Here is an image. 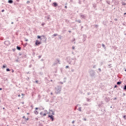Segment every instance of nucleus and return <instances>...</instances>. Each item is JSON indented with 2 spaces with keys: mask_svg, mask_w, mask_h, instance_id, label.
I'll return each instance as SVG.
<instances>
[{
  "mask_svg": "<svg viewBox=\"0 0 126 126\" xmlns=\"http://www.w3.org/2000/svg\"><path fill=\"white\" fill-rule=\"evenodd\" d=\"M76 62V59H73V58H69V60L67 61V63L69 64H71V65H74L75 64V63Z\"/></svg>",
  "mask_w": 126,
  "mask_h": 126,
  "instance_id": "1",
  "label": "nucleus"
},
{
  "mask_svg": "<svg viewBox=\"0 0 126 126\" xmlns=\"http://www.w3.org/2000/svg\"><path fill=\"white\" fill-rule=\"evenodd\" d=\"M62 91V87L60 86H58L55 87V93L56 94H60Z\"/></svg>",
  "mask_w": 126,
  "mask_h": 126,
  "instance_id": "2",
  "label": "nucleus"
},
{
  "mask_svg": "<svg viewBox=\"0 0 126 126\" xmlns=\"http://www.w3.org/2000/svg\"><path fill=\"white\" fill-rule=\"evenodd\" d=\"M90 75L92 77H94V76H95V72L94 71L92 70L90 72Z\"/></svg>",
  "mask_w": 126,
  "mask_h": 126,
  "instance_id": "3",
  "label": "nucleus"
},
{
  "mask_svg": "<svg viewBox=\"0 0 126 126\" xmlns=\"http://www.w3.org/2000/svg\"><path fill=\"white\" fill-rule=\"evenodd\" d=\"M48 118H50V120H51L52 122L54 121V116L53 115H49Z\"/></svg>",
  "mask_w": 126,
  "mask_h": 126,
  "instance_id": "4",
  "label": "nucleus"
},
{
  "mask_svg": "<svg viewBox=\"0 0 126 126\" xmlns=\"http://www.w3.org/2000/svg\"><path fill=\"white\" fill-rule=\"evenodd\" d=\"M40 115H41V116H42V117H46V116H47V114H46V113H43V112H41L40 113Z\"/></svg>",
  "mask_w": 126,
  "mask_h": 126,
  "instance_id": "5",
  "label": "nucleus"
},
{
  "mask_svg": "<svg viewBox=\"0 0 126 126\" xmlns=\"http://www.w3.org/2000/svg\"><path fill=\"white\" fill-rule=\"evenodd\" d=\"M40 44H41V42H40L39 41V40H36V42H35V45H36V46H39V45H40Z\"/></svg>",
  "mask_w": 126,
  "mask_h": 126,
  "instance_id": "6",
  "label": "nucleus"
},
{
  "mask_svg": "<svg viewBox=\"0 0 126 126\" xmlns=\"http://www.w3.org/2000/svg\"><path fill=\"white\" fill-rule=\"evenodd\" d=\"M50 115H55V112L53 110H50Z\"/></svg>",
  "mask_w": 126,
  "mask_h": 126,
  "instance_id": "7",
  "label": "nucleus"
},
{
  "mask_svg": "<svg viewBox=\"0 0 126 126\" xmlns=\"http://www.w3.org/2000/svg\"><path fill=\"white\" fill-rule=\"evenodd\" d=\"M8 3H13V0H8Z\"/></svg>",
  "mask_w": 126,
  "mask_h": 126,
  "instance_id": "8",
  "label": "nucleus"
},
{
  "mask_svg": "<svg viewBox=\"0 0 126 126\" xmlns=\"http://www.w3.org/2000/svg\"><path fill=\"white\" fill-rule=\"evenodd\" d=\"M53 5L55 7H56V6H58V3H57V2H54Z\"/></svg>",
  "mask_w": 126,
  "mask_h": 126,
  "instance_id": "9",
  "label": "nucleus"
},
{
  "mask_svg": "<svg viewBox=\"0 0 126 126\" xmlns=\"http://www.w3.org/2000/svg\"><path fill=\"white\" fill-rule=\"evenodd\" d=\"M80 17L82 18H85V17H86V16L85 15H80Z\"/></svg>",
  "mask_w": 126,
  "mask_h": 126,
  "instance_id": "10",
  "label": "nucleus"
},
{
  "mask_svg": "<svg viewBox=\"0 0 126 126\" xmlns=\"http://www.w3.org/2000/svg\"><path fill=\"white\" fill-rule=\"evenodd\" d=\"M17 50H18V51H20L21 50V47L20 46H17Z\"/></svg>",
  "mask_w": 126,
  "mask_h": 126,
  "instance_id": "11",
  "label": "nucleus"
},
{
  "mask_svg": "<svg viewBox=\"0 0 126 126\" xmlns=\"http://www.w3.org/2000/svg\"><path fill=\"white\" fill-rule=\"evenodd\" d=\"M117 85H121V84H122V82L121 81L117 82Z\"/></svg>",
  "mask_w": 126,
  "mask_h": 126,
  "instance_id": "12",
  "label": "nucleus"
},
{
  "mask_svg": "<svg viewBox=\"0 0 126 126\" xmlns=\"http://www.w3.org/2000/svg\"><path fill=\"white\" fill-rule=\"evenodd\" d=\"M105 100V101H106V102H108L110 99L109 98V97H106Z\"/></svg>",
  "mask_w": 126,
  "mask_h": 126,
  "instance_id": "13",
  "label": "nucleus"
},
{
  "mask_svg": "<svg viewBox=\"0 0 126 126\" xmlns=\"http://www.w3.org/2000/svg\"><path fill=\"white\" fill-rule=\"evenodd\" d=\"M23 119H25V120H26V121H28V120H29V119L28 118H25V116H23Z\"/></svg>",
  "mask_w": 126,
  "mask_h": 126,
  "instance_id": "14",
  "label": "nucleus"
},
{
  "mask_svg": "<svg viewBox=\"0 0 126 126\" xmlns=\"http://www.w3.org/2000/svg\"><path fill=\"white\" fill-rule=\"evenodd\" d=\"M102 46L103 48H104V49H106V46L105 45V44H104V43L102 44Z\"/></svg>",
  "mask_w": 126,
  "mask_h": 126,
  "instance_id": "15",
  "label": "nucleus"
},
{
  "mask_svg": "<svg viewBox=\"0 0 126 126\" xmlns=\"http://www.w3.org/2000/svg\"><path fill=\"white\" fill-rule=\"evenodd\" d=\"M34 114H35V115H38V114H39V113L38 112V111L37 110H35Z\"/></svg>",
  "mask_w": 126,
  "mask_h": 126,
  "instance_id": "16",
  "label": "nucleus"
},
{
  "mask_svg": "<svg viewBox=\"0 0 126 126\" xmlns=\"http://www.w3.org/2000/svg\"><path fill=\"white\" fill-rule=\"evenodd\" d=\"M82 108H81V107H80L79 108V109H78V110H79V112H81L82 111Z\"/></svg>",
  "mask_w": 126,
  "mask_h": 126,
  "instance_id": "17",
  "label": "nucleus"
},
{
  "mask_svg": "<svg viewBox=\"0 0 126 126\" xmlns=\"http://www.w3.org/2000/svg\"><path fill=\"white\" fill-rule=\"evenodd\" d=\"M63 33H64V32H65V28H63Z\"/></svg>",
  "mask_w": 126,
  "mask_h": 126,
  "instance_id": "18",
  "label": "nucleus"
},
{
  "mask_svg": "<svg viewBox=\"0 0 126 126\" xmlns=\"http://www.w3.org/2000/svg\"><path fill=\"white\" fill-rule=\"evenodd\" d=\"M6 70V71H10V69H9V68H7Z\"/></svg>",
  "mask_w": 126,
  "mask_h": 126,
  "instance_id": "19",
  "label": "nucleus"
},
{
  "mask_svg": "<svg viewBox=\"0 0 126 126\" xmlns=\"http://www.w3.org/2000/svg\"><path fill=\"white\" fill-rule=\"evenodd\" d=\"M122 5H126V3L125 2H123Z\"/></svg>",
  "mask_w": 126,
  "mask_h": 126,
  "instance_id": "20",
  "label": "nucleus"
},
{
  "mask_svg": "<svg viewBox=\"0 0 126 126\" xmlns=\"http://www.w3.org/2000/svg\"><path fill=\"white\" fill-rule=\"evenodd\" d=\"M42 37H43V38H44L45 40H47V37H45L44 35H43Z\"/></svg>",
  "mask_w": 126,
  "mask_h": 126,
  "instance_id": "21",
  "label": "nucleus"
},
{
  "mask_svg": "<svg viewBox=\"0 0 126 126\" xmlns=\"http://www.w3.org/2000/svg\"><path fill=\"white\" fill-rule=\"evenodd\" d=\"M57 61H58V63L60 64H61V63H60V60L59 59H57Z\"/></svg>",
  "mask_w": 126,
  "mask_h": 126,
  "instance_id": "22",
  "label": "nucleus"
},
{
  "mask_svg": "<svg viewBox=\"0 0 126 126\" xmlns=\"http://www.w3.org/2000/svg\"><path fill=\"white\" fill-rule=\"evenodd\" d=\"M38 39H41V36L40 35L37 36Z\"/></svg>",
  "mask_w": 126,
  "mask_h": 126,
  "instance_id": "23",
  "label": "nucleus"
},
{
  "mask_svg": "<svg viewBox=\"0 0 126 126\" xmlns=\"http://www.w3.org/2000/svg\"><path fill=\"white\" fill-rule=\"evenodd\" d=\"M45 24H46L45 23H42L41 25H42V26H44V25H45Z\"/></svg>",
  "mask_w": 126,
  "mask_h": 126,
  "instance_id": "24",
  "label": "nucleus"
},
{
  "mask_svg": "<svg viewBox=\"0 0 126 126\" xmlns=\"http://www.w3.org/2000/svg\"><path fill=\"white\" fill-rule=\"evenodd\" d=\"M53 36H54V37H56V36H58V34H54Z\"/></svg>",
  "mask_w": 126,
  "mask_h": 126,
  "instance_id": "25",
  "label": "nucleus"
},
{
  "mask_svg": "<svg viewBox=\"0 0 126 126\" xmlns=\"http://www.w3.org/2000/svg\"><path fill=\"white\" fill-rule=\"evenodd\" d=\"M6 66L4 65H3L2 68H5Z\"/></svg>",
  "mask_w": 126,
  "mask_h": 126,
  "instance_id": "26",
  "label": "nucleus"
},
{
  "mask_svg": "<svg viewBox=\"0 0 126 126\" xmlns=\"http://www.w3.org/2000/svg\"><path fill=\"white\" fill-rule=\"evenodd\" d=\"M68 67H69V66H68V65H66L65 66V68H68Z\"/></svg>",
  "mask_w": 126,
  "mask_h": 126,
  "instance_id": "27",
  "label": "nucleus"
},
{
  "mask_svg": "<svg viewBox=\"0 0 126 126\" xmlns=\"http://www.w3.org/2000/svg\"><path fill=\"white\" fill-rule=\"evenodd\" d=\"M25 41H26V42H28V39L25 38Z\"/></svg>",
  "mask_w": 126,
  "mask_h": 126,
  "instance_id": "28",
  "label": "nucleus"
},
{
  "mask_svg": "<svg viewBox=\"0 0 126 126\" xmlns=\"http://www.w3.org/2000/svg\"><path fill=\"white\" fill-rule=\"evenodd\" d=\"M117 87H118V85H115L114 86V88H117Z\"/></svg>",
  "mask_w": 126,
  "mask_h": 126,
  "instance_id": "29",
  "label": "nucleus"
},
{
  "mask_svg": "<svg viewBox=\"0 0 126 126\" xmlns=\"http://www.w3.org/2000/svg\"><path fill=\"white\" fill-rule=\"evenodd\" d=\"M71 71H72V72H74V69H71Z\"/></svg>",
  "mask_w": 126,
  "mask_h": 126,
  "instance_id": "30",
  "label": "nucleus"
},
{
  "mask_svg": "<svg viewBox=\"0 0 126 126\" xmlns=\"http://www.w3.org/2000/svg\"><path fill=\"white\" fill-rule=\"evenodd\" d=\"M96 68V65H94L93 66V68Z\"/></svg>",
  "mask_w": 126,
  "mask_h": 126,
  "instance_id": "31",
  "label": "nucleus"
},
{
  "mask_svg": "<svg viewBox=\"0 0 126 126\" xmlns=\"http://www.w3.org/2000/svg\"><path fill=\"white\" fill-rule=\"evenodd\" d=\"M124 119H125V120H126V115H124Z\"/></svg>",
  "mask_w": 126,
  "mask_h": 126,
  "instance_id": "32",
  "label": "nucleus"
},
{
  "mask_svg": "<svg viewBox=\"0 0 126 126\" xmlns=\"http://www.w3.org/2000/svg\"><path fill=\"white\" fill-rule=\"evenodd\" d=\"M74 41H75V38H74V39L72 40V42H74Z\"/></svg>",
  "mask_w": 126,
  "mask_h": 126,
  "instance_id": "33",
  "label": "nucleus"
},
{
  "mask_svg": "<svg viewBox=\"0 0 126 126\" xmlns=\"http://www.w3.org/2000/svg\"><path fill=\"white\" fill-rule=\"evenodd\" d=\"M41 57H42V56H41H41H38V59H41Z\"/></svg>",
  "mask_w": 126,
  "mask_h": 126,
  "instance_id": "34",
  "label": "nucleus"
},
{
  "mask_svg": "<svg viewBox=\"0 0 126 126\" xmlns=\"http://www.w3.org/2000/svg\"><path fill=\"white\" fill-rule=\"evenodd\" d=\"M83 121H86V118H83Z\"/></svg>",
  "mask_w": 126,
  "mask_h": 126,
  "instance_id": "35",
  "label": "nucleus"
},
{
  "mask_svg": "<svg viewBox=\"0 0 126 126\" xmlns=\"http://www.w3.org/2000/svg\"><path fill=\"white\" fill-rule=\"evenodd\" d=\"M95 28H97L98 27V25H95Z\"/></svg>",
  "mask_w": 126,
  "mask_h": 126,
  "instance_id": "36",
  "label": "nucleus"
},
{
  "mask_svg": "<svg viewBox=\"0 0 126 126\" xmlns=\"http://www.w3.org/2000/svg\"><path fill=\"white\" fill-rule=\"evenodd\" d=\"M72 48L73 50H74V49H75V47L74 46H72Z\"/></svg>",
  "mask_w": 126,
  "mask_h": 126,
  "instance_id": "37",
  "label": "nucleus"
},
{
  "mask_svg": "<svg viewBox=\"0 0 126 126\" xmlns=\"http://www.w3.org/2000/svg\"><path fill=\"white\" fill-rule=\"evenodd\" d=\"M1 12H4V9H2V10H1Z\"/></svg>",
  "mask_w": 126,
  "mask_h": 126,
  "instance_id": "38",
  "label": "nucleus"
},
{
  "mask_svg": "<svg viewBox=\"0 0 126 126\" xmlns=\"http://www.w3.org/2000/svg\"><path fill=\"white\" fill-rule=\"evenodd\" d=\"M77 22H78L79 23H81V21H77Z\"/></svg>",
  "mask_w": 126,
  "mask_h": 126,
  "instance_id": "39",
  "label": "nucleus"
},
{
  "mask_svg": "<svg viewBox=\"0 0 126 126\" xmlns=\"http://www.w3.org/2000/svg\"><path fill=\"white\" fill-rule=\"evenodd\" d=\"M27 3H30V1H27Z\"/></svg>",
  "mask_w": 126,
  "mask_h": 126,
  "instance_id": "40",
  "label": "nucleus"
},
{
  "mask_svg": "<svg viewBox=\"0 0 126 126\" xmlns=\"http://www.w3.org/2000/svg\"><path fill=\"white\" fill-rule=\"evenodd\" d=\"M47 110H44V113H47Z\"/></svg>",
  "mask_w": 126,
  "mask_h": 126,
  "instance_id": "41",
  "label": "nucleus"
},
{
  "mask_svg": "<svg viewBox=\"0 0 126 126\" xmlns=\"http://www.w3.org/2000/svg\"><path fill=\"white\" fill-rule=\"evenodd\" d=\"M64 8H65V9H66V8H67V6H64Z\"/></svg>",
  "mask_w": 126,
  "mask_h": 126,
  "instance_id": "42",
  "label": "nucleus"
},
{
  "mask_svg": "<svg viewBox=\"0 0 126 126\" xmlns=\"http://www.w3.org/2000/svg\"><path fill=\"white\" fill-rule=\"evenodd\" d=\"M87 95H90V93H87Z\"/></svg>",
  "mask_w": 126,
  "mask_h": 126,
  "instance_id": "43",
  "label": "nucleus"
},
{
  "mask_svg": "<svg viewBox=\"0 0 126 126\" xmlns=\"http://www.w3.org/2000/svg\"><path fill=\"white\" fill-rule=\"evenodd\" d=\"M87 101L88 102H89V99L87 98Z\"/></svg>",
  "mask_w": 126,
  "mask_h": 126,
  "instance_id": "44",
  "label": "nucleus"
},
{
  "mask_svg": "<svg viewBox=\"0 0 126 126\" xmlns=\"http://www.w3.org/2000/svg\"><path fill=\"white\" fill-rule=\"evenodd\" d=\"M59 39H60V40H61L62 39V36H60Z\"/></svg>",
  "mask_w": 126,
  "mask_h": 126,
  "instance_id": "45",
  "label": "nucleus"
},
{
  "mask_svg": "<svg viewBox=\"0 0 126 126\" xmlns=\"http://www.w3.org/2000/svg\"><path fill=\"white\" fill-rule=\"evenodd\" d=\"M98 70H99V71H101V68H98Z\"/></svg>",
  "mask_w": 126,
  "mask_h": 126,
  "instance_id": "46",
  "label": "nucleus"
},
{
  "mask_svg": "<svg viewBox=\"0 0 126 126\" xmlns=\"http://www.w3.org/2000/svg\"><path fill=\"white\" fill-rule=\"evenodd\" d=\"M69 33H71V31H68Z\"/></svg>",
  "mask_w": 126,
  "mask_h": 126,
  "instance_id": "47",
  "label": "nucleus"
},
{
  "mask_svg": "<svg viewBox=\"0 0 126 126\" xmlns=\"http://www.w3.org/2000/svg\"><path fill=\"white\" fill-rule=\"evenodd\" d=\"M72 124H74V121H73L72 122Z\"/></svg>",
  "mask_w": 126,
  "mask_h": 126,
  "instance_id": "48",
  "label": "nucleus"
},
{
  "mask_svg": "<svg viewBox=\"0 0 126 126\" xmlns=\"http://www.w3.org/2000/svg\"><path fill=\"white\" fill-rule=\"evenodd\" d=\"M36 83H38V80L35 81Z\"/></svg>",
  "mask_w": 126,
  "mask_h": 126,
  "instance_id": "49",
  "label": "nucleus"
},
{
  "mask_svg": "<svg viewBox=\"0 0 126 126\" xmlns=\"http://www.w3.org/2000/svg\"><path fill=\"white\" fill-rule=\"evenodd\" d=\"M35 110H38V107H36Z\"/></svg>",
  "mask_w": 126,
  "mask_h": 126,
  "instance_id": "50",
  "label": "nucleus"
},
{
  "mask_svg": "<svg viewBox=\"0 0 126 126\" xmlns=\"http://www.w3.org/2000/svg\"><path fill=\"white\" fill-rule=\"evenodd\" d=\"M47 19H50V17H48Z\"/></svg>",
  "mask_w": 126,
  "mask_h": 126,
  "instance_id": "51",
  "label": "nucleus"
},
{
  "mask_svg": "<svg viewBox=\"0 0 126 126\" xmlns=\"http://www.w3.org/2000/svg\"><path fill=\"white\" fill-rule=\"evenodd\" d=\"M13 52H14V51H15V49H13Z\"/></svg>",
  "mask_w": 126,
  "mask_h": 126,
  "instance_id": "52",
  "label": "nucleus"
},
{
  "mask_svg": "<svg viewBox=\"0 0 126 126\" xmlns=\"http://www.w3.org/2000/svg\"><path fill=\"white\" fill-rule=\"evenodd\" d=\"M124 96H126V94H123Z\"/></svg>",
  "mask_w": 126,
  "mask_h": 126,
  "instance_id": "53",
  "label": "nucleus"
},
{
  "mask_svg": "<svg viewBox=\"0 0 126 126\" xmlns=\"http://www.w3.org/2000/svg\"><path fill=\"white\" fill-rule=\"evenodd\" d=\"M12 72H14V70H12Z\"/></svg>",
  "mask_w": 126,
  "mask_h": 126,
  "instance_id": "54",
  "label": "nucleus"
},
{
  "mask_svg": "<svg viewBox=\"0 0 126 126\" xmlns=\"http://www.w3.org/2000/svg\"><path fill=\"white\" fill-rule=\"evenodd\" d=\"M114 100H117V98L115 97V98H114Z\"/></svg>",
  "mask_w": 126,
  "mask_h": 126,
  "instance_id": "55",
  "label": "nucleus"
},
{
  "mask_svg": "<svg viewBox=\"0 0 126 126\" xmlns=\"http://www.w3.org/2000/svg\"><path fill=\"white\" fill-rule=\"evenodd\" d=\"M18 96V97H20V94H19Z\"/></svg>",
  "mask_w": 126,
  "mask_h": 126,
  "instance_id": "56",
  "label": "nucleus"
},
{
  "mask_svg": "<svg viewBox=\"0 0 126 126\" xmlns=\"http://www.w3.org/2000/svg\"><path fill=\"white\" fill-rule=\"evenodd\" d=\"M17 1H19L20 0H16Z\"/></svg>",
  "mask_w": 126,
  "mask_h": 126,
  "instance_id": "57",
  "label": "nucleus"
},
{
  "mask_svg": "<svg viewBox=\"0 0 126 126\" xmlns=\"http://www.w3.org/2000/svg\"><path fill=\"white\" fill-rule=\"evenodd\" d=\"M51 95H53V93H51Z\"/></svg>",
  "mask_w": 126,
  "mask_h": 126,
  "instance_id": "58",
  "label": "nucleus"
},
{
  "mask_svg": "<svg viewBox=\"0 0 126 126\" xmlns=\"http://www.w3.org/2000/svg\"><path fill=\"white\" fill-rule=\"evenodd\" d=\"M0 90H2V89L0 88Z\"/></svg>",
  "mask_w": 126,
  "mask_h": 126,
  "instance_id": "59",
  "label": "nucleus"
},
{
  "mask_svg": "<svg viewBox=\"0 0 126 126\" xmlns=\"http://www.w3.org/2000/svg\"><path fill=\"white\" fill-rule=\"evenodd\" d=\"M24 94H22V95L23 96Z\"/></svg>",
  "mask_w": 126,
  "mask_h": 126,
  "instance_id": "60",
  "label": "nucleus"
},
{
  "mask_svg": "<svg viewBox=\"0 0 126 126\" xmlns=\"http://www.w3.org/2000/svg\"><path fill=\"white\" fill-rule=\"evenodd\" d=\"M60 83H61V84H63V82H60Z\"/></svg>",
  "mask_w": 126,
  "mask_h": 126,
  "instance_id": "61",
  "label": "nucleus"
},
{
  "mask_svg": "<svg viewBox=\"0 0 126 126\" xmlns=\"http://www.w3.org/2000/svg\"><path fill=\"white\" fill-rule=\"evenodd\" d=\"M84 41H85V39H83V42H84Z\"/></svg>",
  "mask_w": 126,
  "mask_h": 126,
  "instance_id": "62",
  "label": "nucleus"
},
{
  "mask_svg": "<svg viewBox=\"0 0 126 126\" xmlns=\"http://www.w3.org/2000/svg\"><path fill=\"white\" fill-rule=\"evenodd\" d=\"M55 72V73H57V70Z\"/></svg>",
  "mask_w": 126,
  "mask_h": 126,
  "instance_id": "63",
  "label": "nucleus"
},
{
  "mask_svg": "<svg viewBox=\"0 0 126 126\" xmlns=\"http://www.w3.org/2000/svg\"><path fill=\"white\" fill-rule=\"evenodd\" d=\"M13 23H14L13 22H12V23H11V24H13Z\"/></svg>",
  "mask_w": 126,
  "mask_h": 126,
  "instance_id": "64",
  "label": "nucleus"
}]
</instances>
